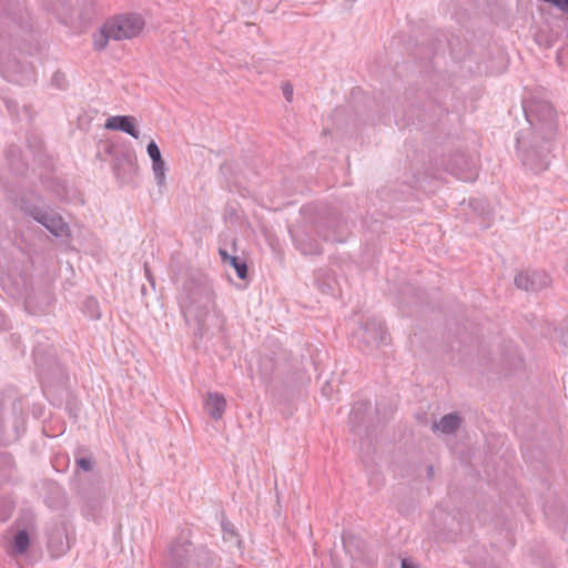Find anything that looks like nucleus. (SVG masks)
Segmentation results:
<instances>
[{"label":"nucleus","instance_id":"1","mask_svg":"<svg viewBox=\"0 0 568 568\" xmlns=\"http://www.w3.org/2000/svg\"><path fill=\"white\" fill-rule=\"evenodd\" d=\"M164 562L169 568H217V555L206 546H195L191 530L184 528L169 545Z\"/></svg>","mask_w":568,"mask_h":568},{"label":"nucleus","instance_id":"2","mask_svg":"<svg viewBox=\"0 0 568 568\" xmlns=\"http://www.w3.org/2000/svg\"><path fill=\"white\" fill-rule=\"evenodd\" d=\"M313 212V206H303L301 213L304 222L288 230L295 247L304 255H317L322 253L321 242L312 237V233L315 231L324 241H336V236L332 234V231L338 226V221L333 220L324 223L322 216L320 219H312Z\"/></svg>","mask_w":568,"mask_h":568},{"label":"nucleus","instance_id":"3","mask_svg":"<svg viewBox=\"0 0 568 568\" xmlns=\"http://www.w3.org/2000/svg\"><path fill=\"white\" fill-rule=\"evenodd\" d=\"M180 306L186 325L200 338L206 333L209 321L219 320V315L215 312L214 296L209 291H192L189 295L181 297Z\"/></svg>","mask_w":568,"mask_h":568},{"label":"nucleus","instance_id":"4","mask_svg":"<svg viewBox=\"0 0 568 568\" xmlns=\"http://www.w3.org/2000/svg\"><path fill=\"white\" fill-rule=\"evenodd\" d=\"M145 21L136 13H123L108 19L93 34L95 50L106 48L109 40H130L139 37L144 30Z\"/></svg>","mask_w":568,"mask_h":568},{"label":"nucleus","instance_id":"5","mask_svg":"<svg viewBox=\"0 0 568 568\" xmlns=\"http://www.w3.org/2000/svg\"><path fill=\"white\" fill-rule=\"evenodd\" d=\"M104 152L113 156L112 170L118 182L122 185L134 184L139 168L136 156L129 144H104Z\"/></svg>","mask_w":568,"mask_h":568},{"label":"nucleus","instance_id":"6","mask_svg":"<svg viewBox=\"0 0 568 568\" xmlns=\"http://www.w3.org/2000/svg\"><path fill=\"white\" fill-rule=\"evenodd\" d=\"M517 154L523 165L534 173H540L548 169L550 163L547 144H516Z\"/></svg>","mask_w":568,"mask_h":568},{"label":"nucleus","instance_id":"7","mask_svg":"<svg viewBox=\"0 0 568 568\" xmlns=\"http://www.w3.org/2000/svg\"><path fill=\"white\" fill-rule=\"evenodd\" d=\"M21 209L32 216L37 222L42 224L51 234L57 237H69L70 227L63 221L62 216L53 210L39 206H21Z\"/></svg>","mask_w":568,"mask_h":568},{"label":"nucleus","instance_id":"8","mask_svg":"<svg viewBox=\"0 0 568 568\" xmlns=\"http://www.w3.org/2000/svg\"><path fill=\"white\" fill-rule=\"evenodd\" d=\"M445 170L464 182L475 181L477 178V164L474 156L463 152H456L444 162Z\"/></svg>","mask_w":568,"mask_h":568},{"label":"nucleus","instance_id":"9","mask_svg":"<svg viewBox=\"0 0 568 568\" xmlns=\"http://www.w3.org/2000/svg\"><path fill=\"white\" fill-rule=\"evenodd\" d=\"M356 336L371 351L387 344L389 339L384 323L376 318L366 321L356 332Z\"/></svg>","mask_w":568,"mask_h":568},{"label":"nucleus","instance_id":"10","mask_svg":"<svg viewBox=\"0 0 568 568\" xmlns=\"http://www.w3.org/2000/svg\"><path fill=\"white\" fill-rule=\"evenodd\" d=\"M45 534L47 547L52 558H59L70 549L65 523H51L48 526Z\"/></svg>","mask_w":568,"mask_h":568},{"label":"nucleus","instance_id":"11","mask_svg":"<svg viewBox=\"0 0 568 568\" xmlns=\"http://www.w3.org/2000/svg\"><path fill=\"white\" fill-rule=\"evenodd\" d=\"M549 283L550 277L542 271H526L515 276V285L524 291H540L547 287Z\"/></svg>","mask_w":568,"mask_h":568},{"label":"nucleus","instance_id":"12","mask_svg":"<svg viewBox=\"0 0 568 568\" xmlns=\"http://www.w3.org/2000/svg\"><path fill=\"white\" fill-rule=\"evenodd\" d=\"M104 128L112 131H122L131 138L140 139L138 120L132 115H113L106 119Z\"/></svg>","mask_w":568,"mask_h":568},{"label":"nucleus","instance_id":"13","mask_svg":"<svg viewBox=\"0 0 568 568\" xmlns=\"http://www.w3.org/2000/svg\"><path fill=\"white\" fill-rule=\"evenodd\" d=\"M148 154L152 161V171L154 175V180L160 187L165 185V172L166 165L164 160L162 159L161 151L158 144H148Z\"/></svg>","mask_w":568,"mask_h":568},{"label":"nucleus","instance_id":"14","mask_svg":"<svg viewBox=\"0 0 568 568\" xmlns=\"http://www.w3.org/2000/svg\"><path fill=\"white\" fill-rule=\"evenodd\" d=\"M226 408L225 397L217 392H210L205 400V409L207 414L215 420L222 418Z\"/></svg>","mask_w":568,"mask_h":568},{"label":"nucleus","instance_id":"15","mask_svg":"<svg viewBox=\"0 0 568 568\" xmlns=\"http://www.w3.org/2000/svg\"><path fill=\"white\" fill-rule=\"evenodd\" d=\"M80 495H81V499H82L84 508H85V515L93 516V513L101 507V504H102V500L104 497L102 489L101 488H98L97 490L82 489Z\"/></svg>","mask_w":568,"mask_h":568},{"label":"nucleus","instance_id":"16","mask_svg":"<svg viewBox=\"0 0 568 568\" xmlns=\"http://www.w3.org/2000/svg\"><path fill=\"white\" fill-rule=\"evenodd\" d=\"M462 418L457 413H450L443 416L439 422L433 424L434 430H439L443 434H454L460 426Z\"/></svg>","mask_w":568,"mask_h":568},{"label":"nucleus","instance_id":"17","mask_svg":"<svg viewBox=\"0 0 568 568\" xmlns=\"http://www.w3.org/2000/svg\"><path fill=\"white\" fill-rule=\"evenodd\" d=\"M220 255L224 263H229L235 270L239 278H246L247 265L244 261H241L239 257L227 254L226 251L222 248H220Z\"/></svg>","mask_w":568,"mask_h":568},{"label":"nucleus","instance_id":"18","mask_svg":"<svg viewBox=\"0 0 568 568\" xmlns=\"http://www.w3.org/2000/svg\"><path fill=\"white\" fill-rule=\"evenodd\" d=\"M369 406L368 402H356L349 413V423L352 428L359 427L364 422V414Z\"/></svg>","mask_w":568,"mask_h":568},{"label":"nucleus","instance_id":"19","mask_svg":"<svg viewBox=\"0 0 568 568\" xmlns=\"http://www.w3.org/2000/svg\"><path fill=\"white\" fill-rule=\"evenodd\" d=\"M42 183L54 193L57 197L63 199L67 196V185L58 178L41 176Z\"/></svg>","mask_w":568,"mask_h":568},{"label":"nucleus","instance_id":"20","mask_svg":"<svg viewBox=\"0 0 568 568\" xmlns=\"http://www.w3.org/2000/svg\"><path fill=\"white\" fill-rule=\"evenodd\" d=\"M30 545V537L27 530H20L13 539V550L19 555H23Z\"/></svg>","mask_w":568,"mask_h":568},{"label":"nucleus","instance_id":"21","mask_svg":"<svg viewBox=\"0 0 568 568\" xmlns=\"http://www.w3.org/2000/svg\"><path fill=\"white\" fill-rule=\"evenodd\" d=\"M222 532H223V539L229 542H233L237 546H240L241 540L237 537V534L234 529V526L231 521H229L226 518H223L221 521Z\"/></svg>","mask_w":568,"mask_h":568},{"label":"nucleus","instance_id":"22","mask_svg":"<svg viewBox=\"0 0 568 568\" xmlns=\"http://www.w3.org/2000/svg\"><path fill=\"white\" fill-rule=\"evenodd\" d=\"M84 306L88 308L91 318H100L99 303L95 298H87L84 302Z\"/></svg>","mask_w":568,"mask_h":568},{"label":"nucleus","instance_id":"23","mask_svg":"<svg viewBox=\"0 0 568 568\" xmlns=\"http://www.w3.org/2000/svg\"><path fill=\"white\" fill-rule=\"evenodd\" d=\"M75 464L84 471H91L93 468V460L90 457H75Z\"/></svg>","mask_w":568,"mask_h":568},{"label":"nucleus","instance_id":"24","mask_svg":"<svg viewBox=\"0 0 568 568\" xmlns=\"http://www.w3.org/2000/svg\"><path fill=\"white\" fill-rule=\"evenodd\" d=\"M283 93L287 101H291L293 98V88L290 84H285L283 87Z\"/></svg>","mask_w":568,"mask_h":568},{"label":"nucleus","instance_id":"25","mask_svg":"<svg viewBox=\"0 0 568 568\" xmlns=\"http://www.w3.org/2000/svg\"><path fill=\"white\" fill-rule=\"evenodd\" d=\"M11 511H12L11 505H7V509L0 516V520H2V521L7 520L11 516Z\"/></svg>","mask_w":568,"mask_h":568},{"label":"nucleus","instance_id":"26","mask_svg":"<svg viewBox=\"0 0 568 568\" xmlns=\"http://www.w3.org/2000/svg\"><path fill=\"white\" fill-rule=\"evenodd\" d=\"M144 270H145V276H146L148 281L151 283V285H154V281L151 276L149 268L145 266Z\"/></svg>","mask_w":568,"mask_h":568},{"label":"nucleus","instance_id":"27","mask_svg":"<svg viewBox=\"0 0 568 568\" xmlns=\"http://www.w3.org/2000/svg\"><path fill=\"white\" fill-rule=\"evenodd\" d=\"M402 568H414V567H412L408 564H406L405 561H403L402 562Z\"/></svg>","mask_w":568,"mask_h":568},{"label":"nucleus","instance_id":"28","mask_svg":"<svg viewBox=\"0 0 568 568\" xmlns=\"http://www.w3.org/2000/svg\"><path fill=\"white\" fill-rule=\"evenodd\" d=\"M433 471H434V468H433V466H430V467L428 468V475H429V476H430V475H433Z\"/></svg>","mask_w":568,"mask_h":568},{"label":"nucleus","instance_id":"29","mask_svg":"<svg viewBox=\"0 0 568 568\" xmlns=\"http://www.w3.org/2000/svg\"><path fill=\"white\" fill-rule=\"evenodd\" d=\"M546 516L549 517L550 513L548 510L545 511Z\"/></svg>","mask_w":568,"mask_h":568}]
</instances>
